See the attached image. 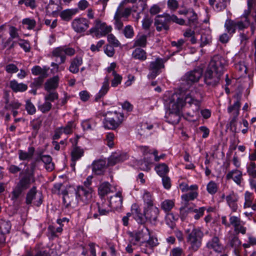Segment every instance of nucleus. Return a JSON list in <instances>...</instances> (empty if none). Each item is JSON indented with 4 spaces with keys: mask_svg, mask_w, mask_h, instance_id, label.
I'll return each instance as SVG.
<instances>
[{
    "mask_svg": "<svg viewBox=\"0 0 256 256\" xmlns=\"http://www.w3.org/2000/svg\"><path fill=\"white\" fill-rule=\"evenodd\" d=\"M226 66V61L225 59L220 55H215L211 58L207 68L222 76Z\"/></svg>",
    "mask_w": 256,
    "mask_h": 256,
    "instance_id": "nucleus-8",
    "label": "nucleus"
},
{
    "mask_svg": "<svg viewBox=\"0 0 256 256\" xmlns=\"http://www.w3.org/2000/svg\"><path fill=\"white\" fill-rule=\"evenodd\" d=\"M49 68L44 66L42 68L39 66H36L32 68V73L34 76H48V72Z\"/></svg>",
    "mask_w": 256,
    "mask_h": 256,
    "instance_id": "nucleus-35",
    "label": "nucleus"
},
{
    "mask_svg": "<svg viewBox=\"0 0 256 256\" xmlns=\"http://www.w3.org/2000/svg\"><path fill=\"white\" fill-rule=\"evenodd\" d=\"M155 170L160 177L166 176L169 171L168 166L164 163L156 166Z\"/></svg>",
    "mask_w": 256,
    "mask_h": 256,
    "instance_id": "nucleus-47",
    "label": "nucleus"
},
{
    "mask_svg": "<svg viewBox=\"0 0 256 256\" xmlns=\"http://www.w3.org/2000/svg\"><path fill=\"white\" fill-rule=\"evenodd\" d=\"M123 34L127 38H132L134 35V28L130 25H127L123 30Z\"/></svg>",
    "mask_w": 256,
    "mask_h": 256,
    "instance_id": "nucleus-62",
    "label": "nucleus"
},
{
    "mask_svg": "<svg viewBox=\"0 0 256 256\" xmlns=\"http://www.w3.org/2000/svg\"><path fill=\"white\" fill-rule=\"evenodd\" d=\"M62 8L60 3L50 0L46 7V13L50 16L57 17Z\"/></svg>",
    "mask_w": 256,
    "mask_h": 256,
    "instance_id": "nucleus-19",
    "label": "nucleus"
},
{
    "mask_svg": "<svg viewBox=\"0 0 256 256\" xmlns=\"http://www.w3.org/2000/svg\"><path fill=\"white\" fill-rule=\"evenodd\" d=\"M183 206L180 208V214L181 216V218L184 220L188 214V213H193L195 212L196 208V206L192 204H190V203L188 204H183Z\"/></svg>",
    "mask_w": 256,
    "mask_h": 256,
    "instance_id": "nucleus-30",
    "label": "nucleus"
},
{
    "mask_svg": "<svg viewBox=\"0 0 256 256\" xmlns=\"http://www.w3.org/2000/svg\"><path fill=\"white\" fill-rule=\"evenodd\" d=\"M161 208L166 213H168L174 206V201L171 200H165L160 204Z\"/></svg>",
    "mask_w": 256,
    "mask_h": 256,
    "instance_id": "nucleus-43",
    "label": "nucleus"
},
{
    "mask_svg": "<svg viewBox=\"0 0 256 256\" xmlns=\"http://www.w3.org/2000/svg\"><path fill=\"white\" fill-rule=\"evenodd\" d=\"M221 76L220 74L207 68L204 74V81L206 85L215 86L219 83Z\"/></svg>",
    "mask_w": 256,
    "mask_h": 256,
    "instance_id": "nucleus-16",
    "label": "nucleus"
},
{
    "mask_svg": "<svg viewBox=\"0 0 256 256\" xmlns=\"http://www.w3.org/2000/svg\"><path fill=\"white\" fill-rule=\"evenodd\" d=\"M35 152V149L32 146H30L28 148V152H24L22 150L18 151L19 158L22 160H25L26 159H30L32 158Z\"/></svg>",
    "mask_w": 256,
    "mask_h": 256,
    "instance_id": "nucleus-39",
    "label": "nucleus"
},
{
    "mask_svg": "<svg viewBox=\"0 0 256 256\" xmlns=\"http://www.w3.org/2000/svg\"><path fill=\"white\" fill-rule=\"evenodd\" d=\"M253 199L254 198L252 196V194L248 191H246L244 194L245 202L244 204V208H250V206H252Z\"/></svg>",
    "mask_w": 256,
    "mask_h": 256,
    "instance_id": "nucleus-59",
    "label": "nucleus"
},
{
    "mask_svg": "<svg viewBox=\"0 0 256 256\" xmlns=\"http://www.w3.org/2000/svg\"><path fill=\"white\" fill-rule=\"evenodd\" d=\"M138 168L142 170L148 171L150 170L152 163L150 161H136Z\"/></svg>",
    "mask_w": 256,
    "mask_h": 256,
    "instance_id": "nucleus-53",
    "label": "nucleus"
},
{
    "mask_svg": "<svg viewBox=\"0 0 256 256\" xmlns=\"http://www.w3.org/2000/svg\"><path fill=\"white\" fill-rule=\"evenodd\" d=\"M180 114L178 112H170L167 116L168 122L172 124H178L180 120Z\"/></svg>",
    "mask_w": 256,
    "mask_h": 256,
    "instance_id": "nucleus-48",
    "label": "nucleus"
},
{
    "mask_svg": "<svg viewBox=\"0 0 256 256\" xmlns=\"http://www.w3.org/2000/svg\"><path fill=\"white\" fill-rule=\"evenodd\" d=\"M229 217L230 226H233L234 229L238 226H240V225L244 222L240 220V217L232 216L231 214H230Z\"/></svg>",
    "mask_w": 256,
    "mask_h": 256,
    "instance_id": "nucleus-57",
    "label": "nucleus"
},
{
    "mask_svg": "<svg viewBox=\"0 0 256 256\" xmlns=\"http://www.w3.org/2000/svg\"><path fill=\"white\" fill-rule=\"evenodd\" d=\"M84 150L78 146L74 147L71 152L72 158L73 160L80 159L84 156Z\"/></svg>",
    "mask_w": 256,
    "mask_h": 256,
    "instance_id": "nucleus-50",
    "label": "nucleus"
},
{
    "mask_svg": "<svg viewBox=\"0 0 256 256\" xmlns=\"http://www.w3.org/2000/svg\"><path fill=\"white\" fill-rule=\"evenodd\" d=\"M45 148H38L36 150V156L37 158L40 160H42L44 158H46V160H52V158L51 156L45 154Z\"/></svg>",
    "mask_w": 256,
    "mask_h": 256,
    "instance_id": "nucleus-51",
    "label": "nucleus"
},
{
    "mask_svg": "<svg viewBox=\"0 0 256 256\" xmlns=\"http://www.w3.org/2000/svg\"><path fill=\"white\" fill-rule=\"evenodd\" d=\"M82 57L80 56H76L70 60V66L68 68L69 71L74 74L78 73L80 70V66L82 65Z\"/></svg>",
    "mask_w": 256,
    "mask_h": 256,
    "instance_id": "nucleus-21",
    "label": "nucleus"
},
{
    "mask_svg": "<svg viewBox=\"0 0 256 256\" xmlns=\"http://www.w3.org/2000/svg\"><path fill=\"white\" fill-rule=\"evenodd\" d=\"M186 242L188 244V249L192 252H196L202 246L204 233L202 228L190 224L184 228Z\"/></svg>",
    "mask_w": 256,
    "mask_h": 256,
    "instance_id": "nucleus-2",
    "label": "nucleus"
},
{
    "mask_svg": "<svg viewBox=\"0 0 256 256\" xmlns=\"http://www.w3.org/2000/svg\"><path fill=\"white\" fill-rule=\"evenodd\" d=\"M76 50L72 48L66 46H59L54 49L52 55L54 57L60 58L59 64H64L66 60V55L72 56L75 54Z\"/></svg>",
    "mask_w": 256,
    "mask_h": 256,
    "instance_id": "nucleus-9",
    "label": "nucleus"
},
{
    "mask_svg": "<svg viewBox=\"0 0 256 256\" xmlns=\"http://www.w3.org/2000/svg\"><path fill=\"white\" fill-rule=\"evenodd\" d=\"M34 182L35 178L32 174L30 172L20 173L19 176V180L11 192V200L14 203L17 202L22 195L23 192L28 189Z\"/></svg>",
    "mask_w": 256,
    "mask_h": 256,
    "instance_id": "nucleus-3",
    "label": "nucleus"
},
{
    "mask_svg": "<svg viewBox=\"0 0 256 256\" xmlns=\"http://www.w3.org/2000/svg\"><path fill=\"white\" fill-rule=\"evenodd\" d=\"M59 78L58 76H54L48 80L45 84L44 88L47 92L56 88L58 86Z\"/></svg>",
    "mask_w": 256,
    "mask_h": 256,
    "instance_id": "nucleus-37",
    "label": "nucleus"
},
{
    "mask_svg": "<svg viewBox=\"0 0 256 256\" xmlns=\"http://www.w3.org/2000/svg\"><path fill=\"white\" fill-rule=\"evenodd\" d=\"M206 246L208 249H212L216 252H220L222 250V246L220 242L219 238L216 236H214L206 244Z\"/></svg>",
    "mask_w": 256,
    "mask_h": 256,
    "instance_id": "nucleus-28",
    "label": "nucleus"
},
{
    "mask_svg": "<svg viewBox=\"0 0 256 256\" xmlns=\"http://www.w3.org/2000/svg\"><path fill=\"white\" fill-rule=\"evenodd\" d=\"M144 212L146 220L150 222L152 224L156 225L159 215V209L154 206L144 207Z\"/></svg>",
    "mask_w": 256,
    "mask_h": 256,
    "instance_id": "nucleus-17",
    "label": "nucleus"
},
{
    "mask_svg": "<svg viewBox=\"0 0 256 256\" xmlns=\"http://www.w3.org/2000/svg\"><path fill=\"white\" fill-rule=\"evenodd\" d=\"M112 210V208L108 200L104 198H102L100 202L91 204L88 218L100 220V216H106Z\"/></svg>",
    "mask_w": 256,
    "mask_h": 256,
    "instance_id": "nucleus-4",
    "label": "nucleus"
},
{
    "mask_svg": "<svg viewBox=\"0 0 256 256\" xmlns=\"http://www.w3.org/2000/svg\"><path fill=\"white\" fill-rule=\"evenodd\" d=\"M48 76H38L34 79V82H32L30 84V87L32 88L37 89L40 88L44 82V78H47Z\"/></svg>",
    "mask_w": 256,
    "mask_h": 256,
    "instance_id": "nucleus-55",
    "label": "nucleus"
},
{
    "mask_svg": "<svg viewBox=\"0 0 256 256\" xmlns=\"http://www.w3.org/2000/svg\"><path fill=\"white\" fill-rule=\"evenodd\" d=\"M140 150L143 154L144 156H148V155L152 154L154 156L157 153V150L156 149H151L148 146H140L138 147Z\"/></svg>",
    "mask_w": 256,
    "mask_h": 256,
    "instance_id": "nucleus-52",
    "label": "nucleus"
},
{
    "mask_svg": "<svg viewBox=\"0 0 256 256\" xmlns=\"http://www.w3.org/2000/svg\"><path fill=\"white\" fill-rule=\"evenodd\" d=\"M202 94L196 90H192L186 94L184 99L178 94H174L170 97L168 104L170 112L180 113L181 110L184 104H188L192 108V112H188L186 115L190 118L197 116L202 103Z\"/></svg>",
    "mask_w": 256,
    "mask_h": 256,
    "instance_id": "nucleus-1",
    "label": "nucleus"
},
{
    "mask_svg": "<svg viewBox=\"0 0 256 256\" xmlns=\"http://www.w3.org/2000/svg\"><path fill=\"white\" fill-rule=\"evenodd\" d=\"M186 17L188 20V24L190 26H194L196 24L198 16L192 9H190V11L188 12V15H186Z\"/></svg>",
    "mask_w": 256,
    "mask_h": 256,
    "instance_id": "nucleus-42",
    "label": "nucleus"
},
{
    "mask_svg": "<svg viewBox=\"0 0 256 256\" xmlns=\"http://www.w3.org/2000/svg\"><path fill=\"white\" fill-rule=\"evenodd\" d=\"M22 104L18 100H14L8 102L6 100L4 108L6 110H14L18 109L21 106Z\"/></svg>",
    "mask_w": 256,
    "mask_h": 256,
    "instance_id": "nucleus-46",
    "label": "nucleus"
},
{
    "mask_svg": "<svg viewBox=\"0 0 256 256\" xmlns=\"http://www.w3.org/2000/svg\"><path fill=\"white\" fill-rule=\"evenodd\" d=\"M218 189V186L217 184L214 181H210L207 184V191L209 194H215L217 192Z\"/></svg>",
    "mask_w": 256,
    "mask_h": 256,
    "instance_id": "nucleus-63",
    "label": "nucleus"
},
{
    "mask_svg": "<svg viewBox=\"0 0 256 256\" xmlns=\"http://www.w3.org/2000/svg\"><path fill=\"white\" fill-rule=\"evenodd\" d=\"M148 240L147 239L146 241V244H144V246H142L141 251L142 252H144L146 254H150L152 250V248L156 246L158 244V240L154 236L148 237Z\"/></svg>",
    "mask_w": 256,
    "mask_h": 256,
    "instance_id": "nucleus-23",
    "label": "nucleus"
},
{
    "mask_svg": "<svg viewBox=\"0 0 256 256\" xmlns=\"http://www.w3.org/2000/svg\"><path fill=\"white\" fill-rule=\"evenodd\" d=\"M212 42V36L210 35L202 34L200 38V47L202 48Z\"/></svg>",
    "mask_w": 256,
    "mask_h": 256,
    "instance_id": "nucleus-61",
    "label": "nucleus"
},
{
    "mask_svg": "<svg viewBox=\"0 0 256 256\" xmlns=\"http://www.w3.org/2000/svg\"><path fill=\"white\" fill-rule=\"evenodd\" d=\"M103 120L104 127L106 129L115 130L122 123L124 116L122 112H108Z\"/></svg>",
    "mask_w": 256,
    "mask_h": 256,
    "instance_id": "nucleus-5",
    "label": "nucleus"
},
{
    "mask_svg": "<svg viewBox=\"0 0 256 256\" xmlns=\"http://www.w3.org/2000/svg\"><path fill=\"white\" fill-rule=\"evenodd\" d=\"M90 24L89 20L86 18H76L72 22V27L77 33H82L88 30Z\"/></svg>",
    "mask_w": 256,
    "mask_h": 256,
    "instance_id": "nucleus-15",
    "label": "nucleus"
},
{
    "mask_svg": "<svg viewBox=\"0 0 256 256\" xmlns=\"http://www.w3.org/2000/svg\"><path fill=\"white\" fill-rule=\"evenodd\" d=\"M198 194L196 191H190L181 196L182 204L189 203L190 201L193 200L197 198Z\"/></svg>",
    "mask_w": 256,
    "mask_h": 256,
    "instance_id": "nucleus-41",
    "label": "nucleus"
},
{
    "mask_svg": "<svg viewBox=\"0 0 256 256\" xmlns=\"http://www.w3.org/2000/svg\"><path fill=\"white\" fill-rule=\"evenodd\" d=\"M22 24L24 28L33 30L36 26V21L32 18H26L22 20Z\"/></svg>",
    "mask_w": 256,
    "mask_h": 256,
    "instance_id": "nucleus-44",
    "label": "nucleus"
},
{
    "mask_svg": "<svg viewBox=\"0 0 256 256\" xmlns=\"http://www.w3.org/2000/svg\"><path fill=\"white\" fill-rule=\"evenodd\" d=\"M202 74V70L201 68L194 69L186 73L183 76L182 79L188 84H192L199 80Z\"/></svg>",
    "mask_w": 256,
    "mask_h": 256,
    "instance_id": "nucleus-18",
    "label": "nucleus"
},
{
    "mask_svg": "<svg viewBox=\"0 0 256 256\" xmlns=\"http://www.w3.org/2000/svg\"><path fill=\"white\" fill-rule=\"evenodd\" d=\"M134 233L136 234L138 239L141 242V244H140L141 249L142 246H144L146 240L148 238V237H150V230L146 226H142V228L141 229H140L138 231L135 232Z\"/></svg>",
    "mask_w": 256,
    "mask_h": 256,
    "instance_id": "nucleus-24",
    "label": "nucleus"
},
{
    "mask_svg": "<svg viewBox=\"0 0 256 256\" xmlns=\"http://www.w3.org/2000/svg\"><path fill=\"white\" fill-rule=\"evenodd\" d=\"M36 186L31 188L26 195V203L27 204H30L32 203L33 200L36 198Z\"/></svg>",
    "mask_w": 256,
    "mask_h": 256,
    "instance_id": "nucleus-45",
    "label": "nucleus"
},
{
    "mask_svg": "<svg viewBox=\"0 0 256 256\" xmlns=\"http://www.w3.org/2000/svg\"><path fill=\"white\" fill-rule=\"evenodd\" d=\"M52 108V104L48 100H44V102L42 104L38 106V110L43 114L48 112Z\"/></svg>",
    "mask_w": 256,
    "mask_h": 256,
    "instance_id": "nucleus-56",
    "label": "nucleus"
},
{
    "mask_svg": "<svg viewBox=\"0 0 256 256\" xmlns=\"http://www.w3.org/2000/svg\"><path fill=\"white\" fill-rule=\"evenodd\" d=\"M112 76L114 78L111 80V86L116 88L121 84L122 78L120 74L114 72Z\"/></svg>",
    "mask_w": 256,
    "mask_h": 256,
    "instance_id": "nucleus-64",
    "label": "nucleus"
},
{
    "mask_svg": "<svg viewBox=\"0 0 256 256\" xmlns=\"http://www.w3.org/2000/svg\"><path fill=\"white\" fill-rule=\"evenodd\" d=\"M76 190L78 202L87 204L91 202L93 192L92 188L78 186Z\"/></svg>",
    "mask_w": 256,
    "mask_h": 256,
    "instance_id": "nucleus-11",
    "label": "nucleus"
},
{
    "mask_svg": "<svg viewBox=\"0 0 256 256\" xmlns=\"http://www.w3.org/2000/svg\"><path fill=\"white\" fill-rule=\"evenodd\" d=\"M154 25L156 30L158 32L168 31L170 29V22L168 14L158 15L154 18Z\"/></svg>",
    "mask_w": 256,
    "mask_h": 256,
    "instance_id": "nucleus-14",
    "label": "nucleus"
},
{
    "mask_svg": "<svg viewBox=\"0 0 256 256\" xmlns=\"http://www.w3.org/2000/svg\"><path fill=\"white\" fill-rule=\"evenodd\" d=\"M164 61L160 58H158L154 61L150 62L148 70L150 72L148 75L149 79H154L161 72V69L164 68Z\"/></svg>",
    "mask_w": 256,
    "mask_h": 256,
    "instance_id": "nucleus-12",
    "label": "nucleus"
},
{
    "mask_svg": "<svg viewBox=\"0 0 256 256\" xmlns=\"http://www.w3.org/2000/svg\"><path fill=\"white\" fill-rule=\"evenodd\" d=\"M132 56L134 59L144 61L146 59V52L140 48H136L132 53Z\"/></svg>",
    "mask_w": 256,
    "mask_h": 256,
    "instance_id": "nucleus-36",
    "label": "nucleus"
},
{
    "mask_svg": "<svg viewBox=\"0 0 256 256\" xmlns=\"http://www.w3.org/2000/svg\"><path fill=\"white\" fill-rule=\"evenodd\" d=\"M112 27L106 22L96 19L94 22V26L88 31V34L97 38L105 36L112 30Z\"/></svg>",
    "mask_w": 256,
    "mask_h": 256,
    "instance_id": "nucleus-7",
    "label": "nucleus"
},
{
    "mask_svg": "<svg viewBox=\"0 0 256 256\" xmlns=\"http://www.w3.org/2000/svg\"><path fill=\"white\" fill-rule=\"evenodd\" d=\"M108 202L112 209L116 210L121 208L122 204L121 192H118L114 195L110 196Z\"/></svg>",
    "mask_w": 256,
    "mask_h": 256,
    "instance_id": "nucleus-22",
    "label": "nucleus"
},
{
    "mask_svg": "<svg viewBox=\"0 0 256 256\" xmlns=\"http://www.w3.org/2000/svg\"><path fill=\"white\" fill-rule=\"evenodd\" d=\"M142 200L144 202V207L153 206L154 198L152 194L147 190H144L142 194Z\"/></svg>",
    "mask_w": 256,
    "mask_h": 256,
    "instance_id": "nucleus-33",
    "label": "nucleus"
},
{
    "mask_svg": "<svg viewBox=\"0 0 256 256\" xmlns=\"http://www.w3.org/2000/svg\"><path fill=\"white\" fill-rule=\"evenodd\" d=\"M226 200L232 212H236L238 208L237 204L238 200V195L232 191L226 196Z\"/></svg>",
    "mask_w": 256,
    "mask_h": 256,
    "instance_id": "nucleus-20",
    "label": "nucleus"
},
{
    "mask_svg": "<svg viewBox=\"0 0 256 256\" xmlns=\"http://www.w3.org/2000/svg\"><path fill=\"white\" fill-rule=\"evenodd\" d=\"M25 108L28 114L33 115L36 112V108L30 100H26Z\"/></svg>",
    "mask_w": 256,
    "mask_h": 256,
    "instance_id": "nucleus-60",
    "label": "nucleus"
},
{
    "mask_svg": "<svg viewBox=\"0 0 256 256\" xmlns=\"http://www.w3.org/2000/svg\"><path fill=\"white\" fill-rule=\"evenodd\" d=\"M148 36L142 33H138L133 41V48H145L147 44Z\"/></svg>",
    "mask_w": 256,
    "mask_h": 256,
    "instance_id": "nucleus-26",
    "label": "nucleus"
},
{
    "mask_svg": "<svg viewBox=\"0 0 256 256\" xmlns=\"http://www.w3.org/2000/svg\"><path fill=\"white\" fill-rule=\"evenodd\" d=\"M77 10L75 9H66L60 12L59 15L61 18L65 21H70L72 16L76 13Z\"/></svg>",
    "mask_w": 256,
    "mask_h": 256,
    "instance_id": "nucleus-34",
    "label": "nucleus"
},
{
    "mask_svg": "<svg viewBox=\"0 0 256 256\" xmlns=\"http://www.w3.org/2000/svg\"><path fill=\"white\" fill-rule=\"evenodd\" d=\"M58 94L56 92H48V93L45 95L44 100H48V102H54L55 100H58Z\"/></svg>",
    "mask_w": 256,
    "mask_h": 256,
    "instance_id": "nucleus-58",
    "label": "nucleus"
},
{
    "mask_svg": "<svg viewBox=\"0 0 256 256\" xmlns=\"http://www.w3.org/2000/svg\"><path fill=\"white\" fill-rule=\"evenodd\" d=\"M178 219V216H174L172 213H166L165 216L166 224L172 228H173L175 226L176 222Z\"/></svg>",
    "mask_w": 256,
    "mask_h": 256,
    "instance_id": "nucleus-40",
    "label": "nucleus"
},
{
    "mask_svg": "<svg viewBox=\"0 0 256 256\" xmlns=\"http://www.w3.org/2000/svg\"><path fill=\"white\" fill-rule=\"evenodd\" d=\"M226 178L232 179L236 184L240 185L242 180V172L238 170H232L226 174Z\"/></svg>",
    "mask_w": 256,
    "mask_h": 256,
    "instance_id": "nucleus-31",
    "label": "nucleus"
},
{
    "mask_svg": "<svg viewBox=\"0 0 256 256\" xmlns=\"http://www.w3.org/2000/svg\"><path fill=\"white\" fill-rule=\"evenodd\" d=\"M106 168V161H94L92 172L96 175L102 174Z\"/></svg>",
    "mask_w": 256,
    "mask_h": 256,
    "instance_id": "nucleus-27",
    "label": "nucleus"
},
{
    "mask_svg": "<svg viewBox=\"0 0 256 256\" xmlns=\"http://www.w3.org/2000/svg\"><path fill=\"white\" fill-rule=\"evenodd\" d=\"M224 28L228 33L232 36L238 28L239 30H242L248 28V24H243L242 20H235L228 19L224 23Z\"/></svg>",
    "mask_w": 256,
    "mask_h": 256,
    "instance_id": "nucleus-13",
    "label": "nucleus"
},
{
    "mask_svg": "<svg viewBox=\"0 0 256 256\" xmlns=\"http://www.w3.org/2000/svg\"><path fill=\"white\" fill-rule=\"evenodd\" d=\"M234 98L235 100L234 104L228 106L227 110L232 118L230 122V126L235 132H236V122L241 106V95L236 94L234 96Z\"/></svg>",
    "mask_w": 256,
    "mask_h": 256,
    "instance_id": "nucleus-6",
    "label": "nucleus"
},
{
    "mask_svg": "<svg viewBox=\"0 0 256 256\" xmlns=\"http://www.w3.org/2000/svg\"><path fill=\"white\" fill-rule=\"evenodd\" d=\"M110 89V77L106 76L104 78V81L102 84V86L98 92L96 94L95 100L98 101L101 98L105 96Z\"/></svg>",
    "mask_w": 256,
    "mask_h": 256,
    "instance_id": "nucleus-25",
    "label": "nucleus"
},
{
    "mask_svg": "<svg viewBox=\"0 0 256 256\" xmlns=\"http://www.w3.org/2000/svg\"><path fill=\"white\" fill-rule=\"evenodd\" d=\"M96 125V123L92 119L84 120L82 122V126L84 130H93Z\"/></svg>",
    "mask_w": 256,
    "mask_h": 256,
    "instance_id": "nucleus-54",
    "label": "nucleus"
},
{
    "mask_svg": "<svg viewBox=\"0 0 256 256\" xmlns=\"http://www.w3.org/2000/svg\"><path fill=\"white\" fill-rule=\"evenodd\" d=\"M11 224L10 222L5 220L0 221V234L4 235L10 232Z\"/></svg>",
    "mask_w": 256,
    "mask_h": 256,
    "instance_id": "nucleus-49",
    "label": "nucleus"
},
{
    "mask_svg": "<svg viewBox=\"0 0 256 256\" xmlns=\"http://www.w3.org/2000/svg\"><path fill=\"white\" fill-rule=\"evenodd\" d=\"M63 203L66 207H74L78 202L76 189L70 188L67 190L62 191Z\"/></svg>",
    "mask_w": 256,
    "mask_h": 256,
    "instance_id": "nucleus-10",
    "label": "nucleus"
},
{
    "mask_svg": "<svg viewBox=\"0 0 256 256\" xmlns=\"http://www.w3.org/2000/svg\"><path fill=\"white\" fill-rule=\"evenodd\" d=\"M111 188V184L108 182H103L99 186L98 194L101 198L112 192Z\"/></svg>",
    "mask_w": 256,
    "mask_h": 256,
    "instance_id": "nucleus-32",
    "label": "nucleus"
},
{
    "mask_svg": "<svg viewBox=\"0 0 256 256\" xmlns=\"http://www.w3.org/2000/svg\"><path fill=\"white\" fill-rule=\"evenodd\" d=\"M10 88L14 92H24L28 89V86L24 83H18L14 80L10 82Z\"/></svg>",
    "mask_w": 256,
    "mask_h": 256,
    "instance_id": "nucleus-29",
    "label": "nucleus"
},
{
    "mask_svg": "<svg viewBox=\"0 0 256 256\" xmlns=\"http://www.w3.org/2000/svg\"><path fill=\"white\" fill-rule=\"evenodd\" d=\"M129 158V156L126 152L118 150L112 152L108 160H126Z\"/></svg>",
    "mask_w": 256,
    "mask_h": 256,
    "instance_id": "nucleus-38",
    "label": "nucleus"
}]
</instances>
